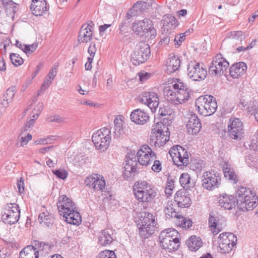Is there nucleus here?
<instances>
[{
	"instance_id": "nucleus-11",
	"label": "nucleus",
	"mask_w": 258,
	"mask_h": 258,
	"mask_svg": "<svg viewBox=\"0 0 258 258\" xmlns=\"http://www.w3.org/2000/svg\"><path fill=\"white\" fill-rule=\"evenodd\" d=\"M150 48L149 45L144 42H140L136 46L132 58L134 64L142 63L149 58Z\"/></svg>"
},
{
	"instance_id": "nucleus-14",
	"label": "nucleus",
	"mask_w": 258,
	"mask_h": 258,
	"mask_svg": "<svg viewBox=\"0 0 258 258\" xmlns=\"http://www.w3.org/2000/svg\"><path fill=\"white\" fill-rule=\"evenodd\" d=\"M229 66V62L222 56V54H217L210 66L209 73L212 75L221 76L226 71Z\"/></svg>"
},
{
	"instance_id": "nucleus-37",
	"label": "nucleus",
	"mask_w": 258,
	"mask_h": 258,
	"mask_svg": "<svg viewBox=\"0 0 258 258\" xmlns=\"http://www.w3.org/2000/svg\"><path fill=\"white\" fill-rule=\"evenodd\" d=\"M245 206L243 208L239 204H237L239 209L243 212L249 211L254 208L257 204V198L256 196H253L252 198H246L244 202Z\"/></svg>"
},
{
	"instance_id": "nucleus-43",
	"label": "nucleus",
	"mask_w": 258,
	"mask_h": 258,
	"mask_svg": "<svg viewBox=\"0 0 258 258\" xmlns=\"http://www.w3.org/2000/svg\"><path fill=\"white\" fill-rule=\"evenodd\" d=\"M229 37L231 38L234 41H239L241 42L246 37V35L241 31H233L229 33Z\"/></svg>"
},
{
	"instance_id": "nucleus-22",
	"label": "nucleus",
	"mask_w": 258,
	"mask_h": 258,
	"mask_svg": "<svg viewBox=\"0 0 258 258\" xmlns=\"http://www.w3.org/2000/svg\"><path fill=\"white\" fill-rule=\"evenodd\" d=\"M166 71L168 74H171L177 71L180 66L179 57L174 53H171L166 61Z\"/></svg>"
},
{
	"instance_id": "nucleus-29",
	"label": "nucleus",
	"mask_w": 258,
	"mask_h": 258,
	"mask_svg": "<svg viewBox=\"0 0 258 258\" xmlns=\"http://www.w3.org/2000/svg\"><path fill=\"white\" fill-rule=\"evenodd\" d=\"M34 246L38 257L46 256L51 251V246L48 243L42 241H36Z\"/></svg>"
},
{
	"instance_id": "nucleus-33",
	"label": "nucleus",
	"mask_w": 258,
	"mask_h": 258,
	"mask_svg": "<svg viewBox=\"0 0 258 258\" xmlns=\"http://www.w3.org/2000/svg\"><path fill=\"white\" fill-rule=\"evenodd\" d=\"M209 225L210 230L215 235L218 234L223 228V225L220 223L219 220L212 215H210L209 218Z\"/></svg>"
},
{
	"instance_id": "nucleus-20",
	"label": "nucleus",
	"mask_w": 258,
	"mask_h": 258,
	"mask_svg": "<svg viewBox=\"0 0 258 258\" xmlns=\"http://www.w3.org/2000/svg\"><path fill=\"white\" fill-rule=\"evenodd\" d=\"M187 119L186 128L188 132L191 134L198 133L202 127V124L198 116L196 114L189 113L186 117Z\"/></svg>"
},
{
	"instance_id": "nucleus-57",
	"label": "nucleus",
	"mask_w": 258,
	"mask_h": 258,
	"mask_svg": "<svg viewBox=\"0 0 258 258\" xmlns=\"http://www.w3.org/2000/svg\"><path fill=\"white\" fill-rule=\"evenodd\" d=\"M138 75L139 76L140 80L142 82L146 81L151 77V74L150 73L145 72H140L138 73Z\"/></svg>"
},
{
	"instance_id": "nucleus-60",
	"label": "nucleus",
	"mask_w": 258,
	"mask_h": 258,
	"mask_svg": "<svg viewBox=\"0 0 258 258\" xmlns=\"http://www.w3.org/2000/svg\"><path fill=\"white\" fill-rule=\"evenodd\" d=\"M97 51V49L96 47V45L94 43L92 42L88 49V52L90 54L89 57H92L93 58L94 57L96 52Z\"/></svg>"
},
{
	"instance_id": "nucleus-64",
	"label": "nucleus",
	"mask_w": 258,
	"mask_h": 258,
	"mask_svg": "<svg viewBox=\"0 0 258 258\" xmlns=\"http://www.w3.org/2000/svg\"><path fill=\"white\" fill-rule=\"evenodd\" d=\"M11 254L7 248H2L0 249V258H10Z\"/></svg>"
},
{
	"instance_id": "nucleus-23",
	"label": "nucleus",
	"mask_w": 258,
	"mask_h": 258,
	"mask_svg": "<svg viewBox=\"0 0 258 258\" xmlns=\"http://www.w3.org/2000/svg\"><path fill=\"white\" fill-rule=\"evenodd\" d=\"M256 196L254 192H253L250 188L240 187L236 192L237 203L239 204L243 208L245 206L244 202L246 198H252L253 196Z\"/></svg>"
},
{
	"instance_id": "nucleus-18",
	"label": "nucleus",
	"mask_w": 258,
	"mask_h": 258,
	"mask_svg": "<svg viewBox=\"0 0 258 258\" xmlns=\"http://www.w3.org/2000/svg\"><path fill=\"white\" fill-rule=\"evenodd\" d=\"M86 185L95 191L102 190L105 186L103 177L99 174L91 175L85 181Z\"/></svg>"
},
{
	"instance_id": "nucleus-51",
	"label": "nucleus",
	"mask_w": 258,
	"mask_h": 258,
	"mask_svg": "<svg viewBox=\"0 0 258 258\" xmlns=\"http://www.w3.org/2000/svg\"><path fill=\"white\" fill-rule=\"evenodd\" d=\"M56 136H51L45 139H39L35 141L34 144L36 145H40L50 143L51 140H56Z\"/></svg>"
},
{
	"instance_id": "nucleus-4",
	"label": "nucleus",
	"mask_w": 258,
	"mask_h": 258,
	"mask_svg": "<svg viewBox=\"0 0 258 258\" xmlns=\"http://www.w3.org/2000/svg\"><path fill=\"white\" fill-rule=\"evenodd\" d=\"M196 105L199 113L205 116L213 114L217 108L216 99L207 95L199 97L196 100Z\"/></svg>"
},
{
	"instance_id": "nucleus-39",
	"label": "nucleus",
	"mask_w": 258,
	"mask_h": 258,
	"mask_svg": "<svg viewBox=\"0 0 258 258\" xmlns=\"http://www.w3.org/2000/svg\"><path fill=\"white\" fill-rule=\"evenodd\" d=\"M224 176L229 180L233 181L234 183H236L238 181L237 175L236 174L233 168L226 165L223 168Z\"/></svg>"
},
{
	"instance_id": "nucleus-32",
	"label": "nucleus",
	"mask_w": 258,
	"mask_h": 258,
	"mask_svg": "<svg viewBox=\"0 0 258 258\" xmlns=\"http://www.w3.org/2000/svg\"><path fill=\"white\" fill-rule=\"evenodd\" d=\"M175 164L178 166H186L189 163V156L188 152L184 149L179 154L173 158V161Z\"/></svg>"
},
{
	"instance_id": "nucleus-15",
	"label": "nucleus",
	"mask_w": 258,
	"mask_h": 258,
	"mask_svg": "<svg viewBox=\"0 0 258 258\" xmlns=\"http://www.w3.org/2000/svg\"><path fill=\"white\" fill-rule=\"evenodd\" d=\"M187 72L188 76L195 81L204 80L207 75L206 70L195 61L189 62Z\"/></svg>"
},
{
	"instance_id": "nucleus-44",
	"label": "nucleus",
	"mask_w": 258,
	"mask_h": 258,
	"mask_svg": "<svg viewBox=\"0 0 258 258\" xmlns=\"http://www.w3.org/2000/svg\"><path fill=\"white\" fill-rule=\"evenodd\" d=\"M148 5V4L145 2H137L132 7V10H135V12H142L147 9Z\"/></svg>"
},
{
	"instance_id": "nucleus-54",
	"label": "nucleus",
	"mask_w": 258,
	"mask_h": 258,
	"mask_svg": "<svg viewBox=\"0 0 258 258\" xmlns=\"http://www.w3.org/2000/svg\"><path fill=\"white\" fill-rule=\"evenodd\" d=\"M53 173L58 178L64 179L68 176V173L64 170L58 169L53 171Z\"/></svg>"
},
{
	"instance_id": "nucleus-12",
	"label": "nucleus",
	"mask_w": 258,
	"mask_h": 258,
	"mask_svg": "<svg viewBox=\"0 0 258 258\" xmlns=\"http://www.w3.org/2000/svg\"><path fill=\"white\" fill-rule=\"evenodd\" d=\"M137 157L140 164L147 166L157 158V155L149 146L144 145L138 151Z\"/></svg>"
},
{
	"instance_id": "nucleus-52",
	"label": "nucleus",
	"mask_w": 258,
	"mask_h": 258,
	"mask_svg": "<svg viewBox=\"0 0 258 258\" xmlns=\"http://www.w3.org/2000/svg\"><path fill=\"white\" fill-rule=\"evenodd\" d=\"M185 33H181L180 35H177L175 36L174 39V41L175 42V45L176 47L179 46L181 43L185 40Z\"/></svg>"
},
{
	"instance_id": "nucleus-34",
	"label": "nucleus",
	"mask_w": 258,
	"mask_h": 258,
	"mask_svg": "<svg viewBox=\"0 0 258 258\" xmlns=\"http://www.w3.org/2000/svg\"><path fill=\"white\" fill-rule=\"evenodd\" d=\"M186 244L191 250L196 251L202 246L203 242L200 237L192 235L186 241Z\"/></svg>"
},
{
	"instance_id": "nucleus-49",
	"label": "nucleus",
	"mask_w": 258,
	"mask_h": 258,
	"mask_svg": "<svg viewBox=\"0 0 258 258\" xmlns=\"http://www.w3.org/2000/svg\"><path fill=\"white\" fill-rule=\"evenodd\" d=\"M43 107V104L42 102H39L34 107L32 110V117L37 118Z\"/></svg>"
},
{
	"instance_id": "nucleus-24",
	"label": "nucleus",
	"mask_w": 258,
	"mask_h": 258,
	"mask_svg": "<svg viewBox=\"0 0 258 258\" xmlns=\"http://www.w3.org/2000/svg\"><path fill=\"white\" fill-rule=\"evenodd\" d=\"M130 117L131 120L138 124H144L149 120L148 114L141 109L133 110Z\"/></svg>"
},
{
	"instance_id": "nucleus-27",
	"label": "nucleus",
	"mask_w": 258,
	"mask_h": 258,
	"mask_svg": "<svg viewBox=\"0 0 258 258\" xmlns=\"http://www.w3.org/2000/svg\"><path fill=\"white\" fill-rule=\"evenodd\" d=\"M246 69V64L243 62H239L230 68L229 73L233 78H238L244 74Z\"/></svg>"
},
{
	"instance_id": "nucleus-5",
	"label": "nucleus",
	"mask_w": 258,
	"mask_h": 258,
	"mask_svg": "<svg viewBox=\"0 0 258 258\" xmlns=\"http://www.w3.org/2000/svg\"><path fill=\"white\" fill-rule=\"evenodd\" d=\"M92 140L96 149L104 152L111 143V132L109 128H102L93 134Z\"/></svg>"
},
{
	"instance_id": "nucleus-42",
	"label": "nucleus",
	"mask_w": 258,
	"mask_h": 258,
	"mask_svg": "<svg viewBox=\"0 0 258 258\" xmlns=\"http://www.w3.org/2000/svg\"><path fill=\"white\" fill-rule=\"evenodd\" d=\"M38 220L40 224H43L47 226L51 223L52 218L48 212H42L39 215Z\"/></svg>"
},
{
	"instance_id": "nucleus-17",
	"label": "nucleus",
	"mask_w": 258,
	"mask_h": 258,
	"mask_svg": "<svg viewBox=\"0 0 258 258\" xmlns=\"http://www.w3.org/2000/svg\"><path fill=\"white\" fill-rule=\"evenodd\" d=\"M57 207L60 214L62 216L66 215V213L76 209L74 203L65 195L59 197Z\"/></svg>"
},
{
	"instance_id": "nucleus-50",
	"label": "nucleus",
	"mask_w": 258,
	"mask_h": 258,
	"mask_svg": "<svg viewBox=\"0 0 258 258\" xmlns=\"http://www.w3.org/2000/svg\"><path fill=\"white\" fill-rule=\"evenodd\" d=\"M184 148H183L180 146H173L172 148H171L169 151V153L171 155L172 160H173V158H175V156H177V155L179 154V152H180Z\"/></svg>"
},
{
	"instance_id": "nucleus-56",
	"label": "nucleus",
	"mask_w": 258,
	"mask_h": 258,
	"mask_svg": "<svg viewBox=\"0 0 258 258\" xmlns=\"http://www.w3.org/2000/svg\"><path fill=\"white\" fill-rule=\"evenodd\" d=\"M58 63H56L54 64L53 67L51 69V70L49 71V73L46 76L48 77H50L51 79L54 80L55 78L56 74H57V70L58 69Z\"/></svg>"
},
{
	"instance_id": "nucleus-6",
	"label": "nucleus",
	"mask_w": 258,
	"mask_h": 258,
	"mask_svg": "<svg viewBox=\"0 0 258 258\" xmlns=\"http://www.w3.org/2000/svg\"><path fill=\"white\" fill-rule=\"evenodd\" d=\"M151 141L155 147L163 146L169 140L168 127L161 122H158L152 130Z\"/></svg>"
},
{
	"instance_id": "nucleus-46",
	"label": "nucleus",
	"mask_w": 258,
	"mask_h": 258,
	"mask_svg": "<svg viewBox=\"0 0 258 258\" xmlns=\"http://www.w3.org/2000/svg\"><path fill=\"white\" fill-rule=\"evenodd\" d=\"M16 92V87L14 86L11 87L8 89L4 94V98H6L9 101H12L15 96Z\"/></svg>"
},
{
	"instance_id": "nucleus-58",
	"label": "nucleus",
	"mask_w": 258,
	"mask_h": 258,
	"mask_svg": "<svg viewBox=\"0 0 258 258\" xmlns=\"http://www.w3.org/2000/svg\"><path fill=\"white\" fill-rule=\"evenodd\" d=\"M38 46L37 43H34L31 45H26V50L24 52L26 54H30L33 52Z\"/></svg>"
},
{
	"instance_id": "nucleus-35",
	"label": "nucleus",
	"mask_w": 258,
	"mask_h": 258,
	"mask_svg": "<svg viewBox=\"0 0 258 258\" xmlns=\"http://www.w3.org/2000/svg\"><path fill=\"white\" fill-rule=\"evenodd\" d=\"M19 258H38L33 245L24 247L19 253Z\"/></svg>"
},
{
	"instance_id": "nucleus-63",
	"label": "nucleus",
	"mask_w": 258,
	"mask_h": 258,
	"mask_svg": "<svg viewBox=\"0 0 258 258\" xmlns=\"http://www.w3.org/2000/svg\"><path fill=\"white\" fill-rule=\"evenodd\" d=\"M47 120L49 122H55L57 123H61L64 121L63 119L58 115L50 116L47 118Z\"/></svg>"
},
{
	"instance_id": "nucleus-53",
	"label": "nucleus",
	"mask_w": 258,
	"mask_h": 258,
	"mask_svg": "<svg viewBox=\"0 0 258 258\" xmlns=\"http://www.w3.org/2000/svg\"><path fill=\"white\" fill-rule=\"evenodd\" d=\"M23 133H22V132L20 135L22 136L20 139L21 146L22 147H24L25 145H27L29 141L32 138V135L30 134H28L26 136H23Z\"/></svg>"
},
{
	"instance_id": "nucleus-40",
	"label": "nucleus",
	"mask_w": 258,
	"mask_h": 258,
	"mask_svg": "<svg viewBox=\"0 0 258 258\" xmlns=\"http://www.w3.org/2000/svg\"><path fill=\"white\" fill-rule=\"evenodd\" d=\"M124 166V170L126 173H133L137 171V162L136 160L132 159H127Z\"/></svg>"
},
{
	"instance_id": "nucleus-31",
	"label": "nucleus",
	"mask_w": 258,
	"mask_h": 258,
	"mask_svg": "<svg viewBox=\"0 0 258 258\" xmlns=\"http://www.w3.org/2000/svg\"><path fill=\"white\" fill-rule=\"evenodd\" d=\"M113 240V232L110 229L103 230L99 237V242L102 245H107L112 243Z\"/></svg>"
},
{
	"instance_id": "nucleus-59",
	"label": "nucleus",
	"mask_w": 258,
	"mask_h": 258,
	"mask_svg": "<svg viewBox=\"0 0 258 258\" xmlns=\"http://www.w3.org/2000/svg\"><path fill=\"white\" fill-rule=\"evenodd\" d=\"M36 119V118H33L31 119L29 121H28L22 128L21 132L23 133L30 128L34 125L35 120Z\"/></svg>"
},
{
	"instance_id": "nucleus-3",
	"label": "nucleus",
	"mask_w": 258,
	"mask_h": 258,
	"mask_svg": "<svg viewBox=\"0 0 258 258\" xmlns=\"http://www.w3.org/2000/svg\"><path fill=\"white\" fill-rule=\"evenodd\" d=\"M179 233L174 229L163 230L159 235V239L161 247L169 252L176 250L179 246Z\"/></svg>"
},
{
	"instance_id": "nucleus-48",
	"label": "nucleus",
	"mask_w": 258,
	"mask_h": 258,
	"mask_svg": "<svg viewBox=\"0 0 258 258\" xmlns=\"http://www.w3.org/2000/svg\"><path fill=\"white\" fill-rule=\"evenodd\" d=\"M53 80L50 77H46L43 84L41 85V88L38 91V93L39 95L41 93H43V91L46 90L51 85Z\"/></svg>"
},
{
	"instance_id": "nucleus-61",
	"label": "nucleus",
	"mask_w": 258,
	"mask_h": 258,
	"mask_svg": "<svg viewBox=\"0 0 258 258\" xmlns=\"http://www.w3.org/2000/svg\"><path fill=\"white\" fill-rule=\"evenodd\" d=\"M113 134L116 138H119L121 137L124 134V131L123 127H114Z\"/></svg>"
},
{
	"instance_id": "nucleus-47",
	"label": "nucleus",
	"mask_w": 258,
	"mask_h": 258,
	"mask_svg": "<svg viewBox=\"0 0 258 258\" xmlns=\"http://www.w3.org/2000/svg\"><path fill=\"white\" fill-rule=\"evenodd\" d=\"M10 59L12 63L15 66H19L24 62L23 59L17 53L11 54Z\"/></svg>"
},
{
	"instance_id": "nucleus-19",
	"label": "nucleus",
	"mask_w": 258,
	"mask_h": 258,
	"mask_svg": "<svg viewBox=\"0 0 258 258\" xmlns=\"http://www.w3.org/2000/svg\"><path fill=\"white\" fill-rule=\"evenodd\" d=\"M141 102L147 105L153 112L156 111L159 103L158 95L152 92H143Z\"/></svg>"
},
{
	"instance_id": "nucleus-38",
	"label": "nucleus",
	"mask_w": 258,
	"mask_h": 258,
	"mask_svg": "<svg viewBox=\"0 0 258 258\" xmlns=\"http://www.w3.org/2000/svg\"><path fill=\"white\" fill-rule=\"evenodd\" d=\"M175 218H176L175 221L176 224L180 227L188 229L191 227L192 222L190 219L186 218L179 215H178Z\"/></svg>"
},
{
	"instance_id": "nucleus-13",
	"label": "nucleus",
	"mask_w": 258,
	"mask_h": 258,
	"mask_svg": "<svg viewBox=\"0 0 258 258\" xmlns=\"http://www.w3.org/2000/svg\"><path fill=\"white\" fill-rule=\"evenodd\" d=\"M20 212L18 206L16 204H8L5 208L2 216L3 221L8 224L16 223L19 220Z\"/></svg>"
},
{
	"instance_id": "nucleus-16",
	"label": "nucleus",
	"mask_w": 258,
	"mask_h": 258,
	"mask_svg": "<svg viewBox=\"0 0 258 258\" xmlns=\"http://www.w3.org/2000/svg\"><path fill=\"white\" fill-rule=\"evenodd\" d=\"M133 30L138 35H143L144 33H150L151 36H156L152 22L148 18L135 22L133 25Z\"/></svg>"
},
{
	"instance_id": "nucleus-62",
	"label": "nucleus",
	"mask_w": 258,
	"mask_h": 258,
	"mask_svg": "<svg viewBox=\"0 0 258 258\" xmlns=\"http://www.w3.org/2000/svg\"><path fill=\"white\" fill-rule=\"evenodd\" d=\"M114 127H123V121L122 119V116L118 115L114 120Z\"/></svg>"
},
{
	"instance_id": "nucleus-45",
	"label": "nucleus",
	"mask_w": 258,
	"mask_h": 258,
	"mask_svg": "<svg viewBox=\"0 0 258 258\" xmlns=\"http://www.w3.org/2000/svg\"><path fill=\"white\" fill-rule=\"evenodd\" d=\"M96 258H116L113 250H104L100 252Z\"/></svg>"
},
{
	"instance_id": "nucleus-26",
	"label": "nucleus",
	"mask_w": 258,
	"mask_h": 258,
	"mask_svg": "<svg viewBox=\"0 0 258 258\" xmlns=\"http://www.w3.org/2000/svg\"><path fill=\"white\" fill-rule=\"evenodd\" d=\"M32 13L36 16H41L47 10L45 0H33L31 5Z\"/></svg>"
},
{
	"instance_id": "nucleus-41",
	"label": "nucleus",
	"mask_w": 258,
	"mask_h": 258,
	"mask_svg": "<svg viewBox=\"0 0 258 258\" xmlns=\"http://www.w3.org/2000/svg\"><path fill=\"white\" fill-rule=\"evenodd\" d=\"M165 215L167 218L176 217L178 214L175 211L172 201H168L164 209Z\"/></svg>"
},
{
	"instance_id": "nucleus-1",
	"label": "nucleus",
	"mask_w": 258,
	"mask_h": 258,
	"mask_svg": "<svg viewBox=\"0 0 258 258\" xmlns=\"http://www.w3.org/2000/svg\"><path fill=\"white\" fill-rule=\"evenodd\" d=\"M171 85L165 88L164 93L167 100L175 104L186 102L189 97V93L186 85L179 80L171 81Z\"/></svg>"
},
{
	"instance_id": "nucleus-10",
	"label": "nucleus",
	"mask_w": 258,
	"mask_h": 258,
	"mask_svg": "<svg viewBox=\"0 0 258 258\" xmlns=\"http://www.w3.org/2000/svg\"><path fill=\"white\" fill-rule=\"evenodd\" d=\"M227 131L229 137L233 140L239 141L244 137L243 125L238 118H230L228 123Z\"/></svg>"
},
{
	"instance_id": "nucleus-30",
	"label": "nucleus",
	"mask_w": 258,
	"mask_h": 258,
	"mask_svg": "<svg viewBox=\"0 0 258 258\" xmlns=\"http://www.w3.org/2000/svg\"><path fill=\"white\" fill-rule=\"evenodd\" d=\"M66 221L70 224L79 225L81 223L82 218L79 212L76 209L66 213V215L63 216Z\"/></svg>"
},
{
	"instance_id": "nucleus-25",
	"label": "nucleus",
	"mask_w": 258,
	"mask_h": 258,
	"mask_svg": "<svg viewBox=\"0 0 258 258\" xmlns=\"http://www.w3.org/2000/svg\"><path fill=\"white\" fill-rule=\"evenodd\" d=\"M93 27L90 24H84L82 26L78 36L79 43H87L93 36Z\"/></svg>"
},
{
	"instance_id": "nucleus-2",
	"label": "nucleus",
	"mask_w": 258,
	"mask_h": 258,
	"mask_svg": "<svg viewBox=\"0 0 258 258\" xmlns=\"http://www.w3.org/2000/svg\"><path fill=\"white\" fill-rule=\"evenodd\" d=\"M133 190L136 198L140 202H151L158 195L154 186L144 180L136 182Z\"/></svg>"
},
{
	"instance_id": "nucleus-21",
	"label": "nucleus",
	"mask_w": 258,
	"mask_h": 258,
	"mask_svg": "<svg viewBox=\"0 0 258 258\" xmlns=\"http://www.w3.org/2000/svg\"><path fill=\"white\" fill-rule=\"evenodd\" d=\"M175 202L180 208H187L190 206L191 201L189 194L184 190L177 191L174 196Z\"/></svg>"
},
{
	"instance_id": "nucleus-9",
	"label": "nucleus",
	"mask_w": 258,
	"mask_h": 258,
	"mask_svg": "<svg viewBox=\"0 0 258 258\" xmlns=\"http://www.w3.org/2000/svg\"><path fill=\"white\" fill-rule=\"evenodd\" d=\"M237 237L232 233H222L218 239V250L222 253H229L236 245Z\"/></svg>"
},
{
	"instance_id": "nucleus-8",
	"label": "nucleus",
	"mask_w": 258,
	"mask_h": 258,
	"mask_svg": "<svg viewBox=\"0 0 258 258\" xmlns=\"http://www.w3.org/2000/svg\"><path fill=\"white\" fill-rule=\"evenodd\" d=\"M221 176L215 170L204 172L202 176V184L205 189L212 190L218 188L221 184Z\"/></svg>"
},
{
	"instance_id": "nucleus-55",
	"label": "nucleus",
	"mask_w": 258,
	"mask_h": 258,
	"mask_svg": "<svg viewBox=\"0 0 258 258\" xmlns=\"http://www.w3.org/2000/svg\"><path fill=\"white\" fill-rule=\"evenodd\" d=\"M153 161H154V164L152 166V170L154 172H159L162 170L161 162L158 160H156V159Z\"/></svg>"
},
{
	"instance_id": "nucleus-28",
	"label": "nucleus",
	"mask_w": 258,
	"mask_h": 258,
	"mask_svg": "<svg viewBox=\"0 0 258 258\" xmlns=\"http://www.w3.org/2000/svg\"><path fill=\"white\" fill-rule=\"evenodd\" d=\"M219 203L220 206L227 210H230L235 207V199L231 195H223L219 198Z\"/></svg>"
},
{
	"instance_id": "nucleus-36",
	"label": "nucleus",
	"mask_w": 258,
	"mask_h": 258,
	"mask_svg": "<svg viewBox=\"0 0 258 258\" xmlns=\"http://www.w3.org/2000/svg\"><path fill=\"white\" fill-rule=\"evenodd\" d=\"M181 185L186 189H190L195 186V182L191 180L190 176L187 173H183L179 178Z\"/></svg>"
},
{
	"instance_id": "nucleus-7",
	"label": "nucleus",
	"mask_w": 258,
	"mask_h": 258,
	"mask_svg": "<svg viewBox=\"0 0 258 258\" xmlns=\"http://www.w3.org/2000/svg\"><path fill=\"white\" fill-rule=\"evenodd\" d=\"M142 217L141 226L139 228V234L141 237L147 238L155 231L156 222L155 217L151 213H144Z\"/></svg>"
}]
</instances>
